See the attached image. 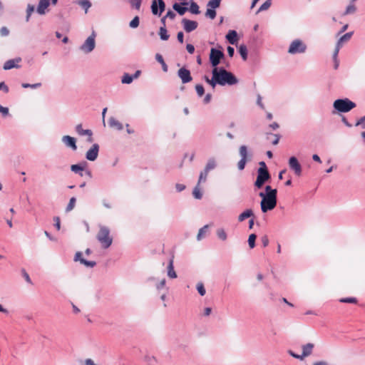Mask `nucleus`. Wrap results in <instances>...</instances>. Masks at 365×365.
I'll return each instance as SVG.
<instances>
[{
  "mask_svg": "<svg viewBox=\"0 0 365 365\" xmlns=\"http://www.w3.org/2000/svg\"><path fill=\"white\" fill-rule=\"evenodd\" d=\"M314 347V344L312 343H307L306 344L302 345V356L303 357V359L305 357L309 356L312 354Z\"/></svg>",
  "mask_w": 365,
  "mask_h": 365,
  "instance_id": "obj_21",
  "label": "nucleus"
},
{
  "mask_svg": "<svg viewBox=\"0 0 365 365\" xmlns=\"http://www.w3.org/2000/svg\"><path fill=\"white\" fill-rule=\"evenodd\" d=\"M53 221H54V226L55 227L59 230L61 229V221H60V217H53Z\"/></svg>",
  "mask_w": 365,
  "mask_h": 365,
  "instance_id": "obj_56",
  "label": "nucleus"
},
{
  "mask_svg": "<svg viewBox=\"0 0 365 365\" xmlns=\"http://www.w3.org/2000/svg\"><path fill=\"white\" fill-rule=\"evenodd\" d=\"M96 34L93 31L92 34L87 38L85 42L81 46L80 49L86 53H91L96 46Z\"/></svg>",
  "mask_w": 365,
  "mask_h": 365,
  "instance_id": "obj_9",
  "label": "nucleus"
},
{
  "mask_svg": "<svg viewBox=\"0 0 365 365\" xmlns=\"http://www.w3.org/2000/svg\"><path fill=\"white\" fill-rule=\"evenodd\" d=\"M21 86L24 88H40L41 86V83H34V84H30V83H23L21 84Z\"/></svg>",
  "mask_w": 365,
  "mask_h": 365,
  "instance_id": "obj_47",
  "label": "nucleus"
},
{
  "mask_svg": "<svg viewBox=\"0 0 365 365\" xmlns=\"http://www.w3.org/2000/svg\"><path fill=\"white\" fill-rule=\"evenodd\" d=\"M50 5V0H40L36 9V11L40 15L46 14V9Z\"/></svg>",
  "mask_w": 365,
  "mask_h": 365,
  "instance_id": "obj_18",
  "label": "nucleus"
},
{
  "mask_svg": "<svg viewBox=\"0 0 365 365\" xmlns=\"http://www.w3.org/2000/svg\"><path fill=\"white\" fill-rule=\"evenodd\" d=\"M9 34V29L5 27V26H3L1 29H0V34L2 36H8Z\"/></svg>",
  "mask_w": 365,
  "mask_h": 365,
  "instance_id": "obj_61",
  "label": "nucleus"
},
{
  "mask_svg": "<svg viewBox=\"0 0 365 365\" xmlns=\"http://www.w3.org/2000/svg\"><path fill=\"white\" fill-rule=\"evenodd\" d=\"M212 79H210L208 78V76H205L204 78L207 83H209L212 88H215L216 86V85L217 84V77L215 75V72L214 71V69L212 70Z\"/></svg>",
  "mask_w": 365,
  "mask_h": 365,
  "instance_id": "obj_28",
  "label": "nucleus"
},
{
  "mask_svg": "<svg viewBox=\"0 0 365 365\" xmlns=\"http://www.w3.org/2000/svg\"><path fill=\"white\" fill-rule=\"evenodd\" d=\"M140 19L138 16H135L129 23V26L132 29H135L139 26Z\"/></svg>",
  "mask_w": 365,
  "mask_h": 365,
  "instance_id": "obj_44",
  "label": "nucleus"
},
{
  "mask_svg": "<svg viewBox=\"0 0 365 365\" xmlns=\"http://www.w3.org/2000/svg\"><path fill=\"white\" fill-rule=\"evenodd\" d=\"M356 106V103L347 98L336 99L333 103V108L339 113H347Z\"/></svg>",
  "mask_w": 365,
  "mask_h": 365,
  "instance_id": "obj_4",
  "label": "nucleus"
},
{
  "mask_svg": "<svg viewBox=\"0 0 365 365\" xmlns=\"http://www.w3.org/2000/svg\"><path fill=\"white\" fill-rule=\"evenodd\" d=\"M352 35H353L352 31L346 33L345 34H344L342 36H341L339 38V39L336 42V45L342 46L343 43L349 41L350 40V38H351Z\"/></svg>",
  "mask_w": 365,
  "mask_h": 365,
  "instance_id": "obj_26",
  "label": "nucleus"
},
{
  "mask_svg": "<svg viewBox=\"0 0 365 365\" xmlns=\"http://www.w3.org/2000/svg\"><path fill=\"white\" fill-rule=\"evenodd\" d=\"M225 38L230 44L235 45L238 40L237 33L235 30H230L226 34Z\"/></svg>",
  "mask_w": 365,
  "mask_h": 365,
  "instance_id": "obj_20",
  "label": "nucleus"
},
{
  "mask_svg": "<svg viewBox=\"0 0 365 365\" xmlns=\"http://www.w3.org/2000/svg\"><path fill=\"white\" fill-rule=\"evenodd\" d=\"M175 16H176V14L171 10H169L165 15L166 18H169L172 20L174 19L175 18Z\"/></svg>",
  "mask_w": 365,
  "mask_h": 365,
  "instance_id": "obj_63",
  "label": "nucleus"
},
{
  "mask_svg": "<svg viewBox=\"0 0 365 365\" xmlns=\"http://www.w3.org/2000/svg\"><path fill=\"white\" fill-rule=\"evenodd\" d=\"M83 259L82 257V253L81 252H77L74 256V261L78 262L79 261L81 263V260Z\"/></svg>",
  "mask_w": 365,
  "mask_h": 365,
  "instance_id": "obj_62",
  "label": "nucleus"
},
{
  "mask_svg": "<svg viewBox=\"0 0 365 365\" xmlns=\"http://www.w3.org/2000/svg\"><path fill=\"white\" fill-rule=\"evenodd\" d=\"M21 61V58L18 57L14 59H10L6 61L4 64V70H9L14 68H19L20 66L16 64V63H19Z\"/></svg>",
  "mask_w": 365,
  "mask_h": 365,
  "instance_id": "obj_17",
  "label": "nucleus"
},
{
  "mask_svg": "<svg viewBox=\"0 0 365 365\" xmlns=\"http://www.w3.org/2000/svg\"><path fill=\"white\" fill-rule=\"evenodd\" d=\"M97 240L104 249L108 248L113 242V239L110 237V230L105 226L101 227L97 235Z\"/></svg>",
  "mask_w": 365,
  "mask_h": 365,
  "instance_id": "obj_5",
  "label": "nucleus"
},
{
  "mask_svg": "<svg viewBox=\"0 0 365 365\" xmlns=\"http://www.w3.org/2000/svg\"><path fill=\"white\" fill-rule=\"evenodd\" d=\"M220 49L212 48L210 49L209 60L211 66L215 68H218L217 66L220 63L221 60L225 58V53L222 51V46H219Z\"/></svg>",
  "mask_w": 365,
  "mask_h": 365,
  "instance_id": "obj_6",
  "label": "nucleus"
},
{
  "mask_svg": "<svg viewBox=\"0 0 365 365\" xmlns=\"http://www.w3.org/2000/svg\"><path fill=\"white\" fill-rule=\"evenodd\" d=\"M186 49L187 52L190 54L193 53L195 51V47L192 44L187 43L186 46Z\"/></svg>",
  "mask_w": 365,
  "mask_h": 365,
  "instance_id": "obj_64",
  "label": "nucleus"
},
{
  "mask_svg": "<svg viewBox=\"0 0 365 365\" xmlns=\"http://www.w3.org/2000/svg\"><path fill=\"white\" fill-rule=\"evenodd\" d=\"M187 2H182L181 4L179 3H175L173 5V9L178 12V14L180 16H182L185 14V13L188 10V9L185 6V5H187Z\"/></svg>",
  "mask_w": 365,
  "mask_h": 365,
  "instance_id": "obj_19",
  "label": "nucleus"
},
{
  "mask_svg": "<svg viewBox=\"0 0 365 365\" xmlns=\"http://www.w3.org/2000/svg\"><path fill=\"white\" fill-rule=\"evenodd\" d=\"M221 0H210L207 3V7L215 9L218 8L220 5Z\"/></svg>",
  "mask_w": 365,
  "mask_h": 365,
  "instance_id": "obj_42",
  "label": "nucleus"
},
{
  "mask_svg": "<svg viewBox=\"0 0 365 365\" xmlns=\"http://www.w3.org/2000/svg\"><path fill=\"white\" fill-rule=\"evenodd\" d=\"M210 171H208L207 169L204 168L202 171L200 172L198 179V185H200L202 182H205L207 180V177Z\"/></svg>",
  "mask_w": 365,
  "mask_h": 365,
  "instance_id": "obj_32",
  "label": "nucleus"
},
{
  "mask_svg": "<svg viewBox=\"0 0 365 365\" xmlns=\"http://www.w3.org/2000/svg\"><path fill=\"white\" fill-rule=\"evenodd\" d=\"M239 53L244 61L247 59V48L245 45L242 44L240 46Z\"/></svg>",
  "mask_w": 365,
  "mask_h": 365,
  "instance_id": "obj_33",
  "label": "nucleus"
},
{
  "mask_svg": "<svg viewBox=\"0 0 365 365\" xmlns=\"http://www.w3.org/2000/svg\"><path fill=\"white\" fill-rule=\"evenodd\" d=\"M183 28L186 32L190 33L197 28L198 24L195 21L183 19L182 20Z\"/></svg>",
  "mask_w": 365,
  "mask_h": 365,
  "instance_id": "obj_14",
  "label": "nucleus"
},
{
  "mask_svg": "<svg viewBox=\"0 0 365 365\" xmlns=\"http://www.w3.org/2000/svg\"><path fill=\"white\" fill-rule=\"evenodd\" d=\"M199 186H200V185H198V183H197L192 191V195L195 198L200 200L202 197V193L200 191Z\"/></svg>",
  "mask_w": 365,
  "mask_h": 365,
  "instance_id": "obj_36",
  "label": "nucleus"
},
{
  "mask_svg": "<svg viewBox=\"0 0 365 365\" xmlns=\"http://www.w3.org/2000/svg\"><path fill=\"white\" fill-rule=\"evenodd\" d=\"M76 3L81 6L85 10L86 13L88 12V10L91 6V3L89 0H78Z\"/></svg>",
  "mask_w": 365,
  "mask_h": 365,
  "instance_id": "obj_27",
  "label": "nucleus"
},
{
  "mask_svg": "<svg viewBox=\"0 0 365 365\" xmlns=\"http://www.w3.org/2000/svg\"><path fill=\"white\" fill-rule=\"evenodd\" d=\"M168 276L170 278L175 279L177 277V274L174 270L173 259H170L168 265Z\"/></svg>",
  "mask_w": 365,
  "mask_h": 365,
  "instance_id": "obj_25",
  "label": "nucleus"
},
{
  "mask_svg": "<svg viewBox=\"0 0 365 365\" xmlns=\"http://www.w3.org/2000/svg\"><path fill=\"white\" fill-rule=\"evenodd\" d=\"M205 16L210 19H214L216 16V11L215 9L208 7L206 11Z\"/></svg>",
  "mask_w": 365,
  "mask_h": 365,
  "instance_id": "obj_48",
  "label": "nucleus"
},
{
  "mask_svg": "<svg viewBox=\"0 0 365 365\" xmlns=\"http://www.w3.org/2000/svg\"><path fill=\"white\" fill-rule=\"evenodd\" d=\"M195 90L199 97H202L205 93L204 87L201 84H197L195 86Z\"/></svg>",
  "mask_w": 365,
  "mask_h": 365,
  "instance_id": "obj_50",
  "label": "nucleus"
},
{
  "mask_svg": "<svg viewBox=\"0 0 365 365\" xmlns=\"http://www.w3.org/2000/svg\"><path fill=\"white\" fill-rule=\"evenodd\" d=\"M306 50V44L299 39H295L291 43L288 53L290 54L303 53Z\"/></svg>",
  "mask_w": 365,
  "mask_h": 365,
  "instance_id": "obj_8",
  "label": "nucleus"
},
{
  "mask_svg": "<svg viewBox=\"0 0 365 365\" xmlns=\"http://www.w3.org/2000/svg\"><path fill=\"white\" fill-rule=\"evenodd\" d=\"M217 166V163L215 160L213 158H210L208 159L207 163L205 167L208 171L214 170Z\"/></svg>",
  "mask_w": 365,
  "mask_h": 365,
  "instance_id": "obj_31",
  "label": "nucleus"
},
{
  "mask_svg": "<svg viewBox=\"0 0 365 365\" xmlns=\"http://www.w3.org/2000/svg\"><path fill=\"white\" fill-rule=\"evenodd\" d=\"M356 11V7L354 4H350L349 6H347L345 11L344 12L343 15H349L354 14Z\"/></svg>",
  "mask_w": 365,
  "mask_h": 365,
  "instance_id": "obj_39",
  "label": "nucleus"
},
{
  "mask_svg": "<svg viewBox=\"0 0 365 365\" xmlns=\"http://www.w3.org/2000/svg\"><path fill=\"white\" fill-rule=\"evenodd\" d=\"M217 235L220 240L223 241L227 239V234L223 229H218L217 230Z\"/></svg>",
  "mask_w": 365,
  "mask_h": 365,
  "instance_id": "obj_51",
  "label": "nucleus"
},
{
  "mask_svg": "<svg viewBox=\"0 0 365 365\" xmlns=\"http://www.w3.org/2000/svg\"><path fill=\"white\" fill-rule=\"evenodd\" d=\"M208 227H209V226L207 225H206L203 226L202 227H201L199 230V232H198V234H197V240H202L203 236L207 232Z\"/></svg>",
  "mask_w": 365,
  "mask_h": 365,
  "instance_id": "obj_37",
  "label": "nucleus"
},
{
  "mask_svg": "<svg viewBox=\"0 0 365 365\" xmlns=\"http://www.w3.org/2000/svg\"><path fill=\"white\" fill-rule=\"evenodd\" d=\"M76 131L79 135H93L92 130L90 129H83L82 124H78L76 126Z\"/></svg>",
  "mask_w": 365,
  "mask_h": 365,
  "instance_id": "obj_24",
  "label": "nucleus"
},
{
  "mask_svg": "<svg viewBox=\"0 0 365 365\" xmlns=\"http://www.w3.org/2000/svg\"><path fill=\"white\" fill-rule=\"evenodd\" d=\"M81 264L88 267H93L96 265V262L95 261H88L85 259H82Z\"/></svg>",
  "mask_w": 365,
  "mask_h": 365,
  "instance_id": "obj_52",
  "label": "nucleus"
},
{
  "mask_svg": "<svg viewBox=\"0 0 365 365\" xmlns=\"http://www.w3.org/2000/svg\"><path fill=\"white\" fill-rule=\"evenodd\" d=\"M339 302L341 303L356 304L358 301H357V299L355 297H345V298H341L339 299Z\"/></svg>",
  "mask_w": 365,
  "mask_h": 365,
  "instance_id": "obj_45",
  "label": "nucleus"
},
{
  "mask_svg": "<svg viewBox=\"0 0 365 365\" xmlns=\"http://www.w3.org/2000/svg\"><path fill=\"white\" fill-rule=\"evenodd\" d=\"M289 168L294 171V174L297 176H300L302 175V165L299 163L297 158L294 156H292L289 159Z\"/></svg>",
  "mask_w": 365,
  "mask_h": 365,
  "instance_id": "obj_11",
  "label": "nucleus"
},
{
  "mask_svg": "<svg viewBox=\"0 0 365 365\" xmlns=\"http://www.w3.org/2000/svg\"><path fill=\"white\" fill-rule=\"evenodd\" d=\"M356 126L361 125L362 128H365V116L361 117L355 124Z\"/></svg>",
  "mask_w": 365,
  "mask_h": 365,
  "instance_id": "obj_53",
  "label": "nucleus"
},
{
  "mask_svg": "<svg viewBox=\"0 0 365 365\" xmlns=\"http://www.w3.org/2000/svg\"><path fill=\"white\" fill-rule=\"evenodd\" d=\"M178 76L181 79L182 83H187L192 80L190 70L185 67L178 70Z\"/></svg>",
  "mask_w": 365,
  "mask_h": 365,
  "instance_id": "obj_13",
  "label": "nucleus"
},
{
  "mask_svg": "<svg viewBox=\"0 0 365 365\" xmlns=\"http://www.w3.org/2000/svg\"><path fill=\"white\" fill-rule=\"evenodd\" d=\"M288 354L292 356V357H294V359H299V360H303V357L302 356V354H297L296 353H294L293 351L292 350H289L288 351Z\"/></svg>",
  "mask_w": 365,
  "mask_h": 365,
  "instance_id": "obj_57",
  "label": "nucleus"
},
{
  "mask_svg": "<svg viewBox=\"0 0 365 365\" xmlns=\"http://www.w3.org/2000/svg\"><path fill=\"white\" fill-rule=\"evenodd\" d=\"M239 154L241 157V159L237 163V168L240 170H243L245 168L247 162L252 160V154L248 153L247 147L244 145L240 147Z\"/></svg>",
  "mask_w": 365,
  "mask_h": 365,
  "instance_id": "obj_7",
  "label": "nucleus"
},
{
  "mask_svg": "<svg viewBox=\"0 0 365 365\" xmlns=\"http://www.w3.org/2000/svg\"><path fill=\"white\" fill-rule=\"evenodd\" d=\"M61 140L66 146L71 148L73 150H77L76 140L75 138L70 135H63Z\"/></svg>",
  "mask_w": 365,
  "mask_h": 365,
  "instance_id": "obj_15",
  "label": "nucleus"
},
{
  "mask_svg": "<svg viewBox=\"0 0 365 365\" xmlns=\"http://www.w3.org/2000/svg\"><path fill=\"white\" fill-rule=\"evenodd\" d=\"M197 289L200 296H204L206 293L205 288L202 282L197 283Z\"/></svg>",
  "mask_w": 365,
  "mask_h": 365,
  "instance_id": "obj_49",
  "label": "nucleus"
},
{
  "mask_svg": "<svg viewBox=\"0 0 365 365\" xmlns=\"http://www.w3.org/2000/svg\"><path fill=\"white\" fill-rule=\"evenodd\" d=\"M87 165V162L82 161L78 164H74L71 166L72 172L78 174L81 177L83 176V171L85 170Z\"/></svg>",
  "mask_w": 365,
  "mask_h": 365,
  "instance_id": "obj_16",
  "label": "nucleus"
},
{
  "mask_svg": "<svg viewBox=\"0 0 365 365\" xmlns=\"http://www.w3.org/2000/svg\"><path fill=\"white\" fill-rule=\"evenodd\" d=\"M155 60H156L158 63H160L161 64L163 71L164 72H167V71H168V66H167V64L165 63V61H164V59H163V58L162 55H161V54H160V53H156V54H155Z\"/></svg>",
  "mask_w": 365,
  "mask_h": 365,
  "instance_id": "obj_29",
  "label": "nucleus"
},
{
  "mask_svg": "<svg viewBox=\"0 0 365 365\" xmlns=\"http://www.w3.org/2000/svg\"><path fill=\"white\" fill-rule=\"evenodd\" d=\"M252 217H255L253 210L252 209H247L239 215L237 220L240 222H242L246 219L251 218Z\"/></svg>",
  "mask_w": 365,
  "mask_h": 365,
  "instance_id": "obj_22",
  "label": "nucleus"
},
{
  "mask_svg": "<svg viewBox=\"0 0 365 365\" xmlns=\"http://www.w3.org/2000/svg\"><path fill=\"white\" fill-rule=\"evenodd\" d=\"M143 0H130V6L133 9L140 10Z\"/></svg>",
  "mask_w": 365,
  "mask_h": 365,
  "instance_id": "obj_43",
  "label": "nucleus"
},
{
  "mask_svg": "<svg viewBox=\"0 0 365 365\" xmlns=\"http://www.w3.org/2000/svg\"><path fill=\"white\" fill-rule=\"evenodd\" d=\"M150 8L153 15L160 16L165 9V3L163 0H153Z\"/></svg>",
  "mask_w": 365,
  "mask_h": 365,
  "instance_id": "obj_10",
  "label": "nucleus"
},
{
  "mask_svg": "<svg viewBox=\"0 0 365 365\" xmlns=\"http://www.w3.org/2000/svg\"><path fill=\"white\" fill-rule=\"evenodd\" d=\"M259 168L257 170V179L254 183L255 186L260 189L263 187L265 182L271 179V175L268 170L266 163L261 161L259 163Z\"/></svg>",
  "mask_w": 365,
  "mask_h": 365,
  "instance_id": "obj_3",
  "label": "nucleus"
},
{
  "mask_svg": "<svg viewBox=\"0 0 365 365\" xmlns=\"http://www.w3.org/2000/svg\"><path fill=\"white\" fill-rule=\"evenodd\" d=\"M261 241H262V245L264 247L268 246L269 245V239H268V237L267 235H264L261 238Z\"/></svg>",
  "mask_w": 365,
  "mask_h": 365,
  "instance_id": "obj_60",
  "label": "nucleus"
},
{
  "mask_svg": "<svg viewBox=\"0 0 365 365\" xmlns=\"http://www.w3.org/2000/svg\"><path fill=\"white\" fill-rule=\"evenodd\" d=\"M76 202V198L75 197H72L70 199L69 202L66 207V212L71 211L74 208Z\"/></svg>",
  "mask_w": 365,
  "mask_h": 365,
  "instance_id": "obj_41",
  "label": "nucleus"
},
{
  "mask_svg": "<svg viewBox=\"0 0 365 365\" xmlns=\"http://www.w3.org/2000/svg\"><path fill=\"white\" fill-rule=\"evenodd\" d=\"M189 11L193 14H199L200 12L199 6L194 1L191 2Z\"/></svg>",
  "mask_w": 365,
  "mask_h": 365,
  "instance_id": "obj_38",
  "label": "nucleus"
},
{
  "mask_svg": "<svg viewBox=\"0 0 365 365\" xmlns=\"http://www.w3.org/2000/svg\"><path fill=\"white\" fill-rule=\"evenodd\" d=\"M133 78L132 75H130L129 73H124V75L122 77L121 82L124 84H130L133 82Z\"/></svg>",
  "mask_w": 365,
  "mask_h": 365,
  "instance_id": "obj_34",
  "label": "nucleus"
},
{
  "mask_svg": "<svg viewBox=\"0 0 365 365\" xmlns=\"http://www.w3.org/2000/svg\"><path fill=\"white\" fill-rule=\"evenodd\" d=\"M35 8L34 6L31 4H28L27 9H26V21L28 22L30 19V16L31 14L34 12Z\"/></svg>",
  "mask_w": 365,
  "mask_h": 365,
  "instance_id": "obj_46",
  "label": "nucleus"
},
{
  "mask_svg": "<svg viewBox=\"0 0 365 365\" xmlns=\"http://www.w3.org/2000/svg\"><path fill=\"white\" fill-rule=\"evenodd\" d=\"M341 48V46L336 44V47H335V49L334 51L333 56H332L333 57V60L338 59V54H339V50H340Z\"/></svg>",
  "mask_w": 365,
  "mask_h": 365,
  "instance_id": "obj_54",
  "label": "nucleus"
},
{
  "mask_svg": "<svg viewBox=\"0 0 365 365\" xmlns=\"http://www.w3.org/2000/svg\"><path fill=\"white\" fill-rule=\"evenodd\" d=\"M341 48V46L336 44V47H335V49L334 51L333 56H332L333 57V60L338 59V54H339V50H340Z\"/></svg>",
  "mask_w": 365,
  "mask_h": 365,
  "instance_id": "obj_55",
  "label": "nucleus"
},
{
  "mask_svg": "<svg viewBox=\"0 0 365 365\" xmlns=\"http://www.w3.org/2000/svg\"><path fill=\"white\" fill-rule=\"evenodd\" d=\"M99 145L94 143L91 148L86 152V158L89 161H94L97 159L99 153Z\"/></svg>",
  "mask_w": 365,
  "mask_h": 365,
  "instance_id": "obj_12",
  "label": "nucleus"
},
{
  "mask_svg": "<svg viewBox=\"0 0 365 365\" xmlns=\"http://www.w3.org/2000/svg\"><path fill=\"white\" fill-rule=\"evenodd\" d=\"M217 77V84L220 86H233L238 83L237 78L223 67L213 68Z\"/></svg>",
  "mask_w": 365,
  "mask_h": 365,
  "instance_id": "obj_2",
  "label": "nucleus"
},
{
  "mask_svg": "<svg viewBox=\"0 0 365 365\" xmlns=\"http://www.w3.org/2000/svg\"><path fill=\"white\" fill-rule=\"evenodd\" d=\"M271 4H272V0H267L264 3H263L260 6V7L258 9V10L257 11L256 13L259 14L261 11L268 9L271 6Z\"/></svg>",
  "mask_w": 365,
  "mask_h": 365,
  "instance_id": "obj_35",
  "label": "nucleus"
},
{
  "mask_svg": "<svg viewBox=\"0 0 365 365\" xmlns=\"http://www.w3.org/2000/svg\"><path fill=\"white\" fill-rule=\"evenodd\" d=\"M0 113L4 117L7 116L9 115V108L0 105Z\"/></svg>",
  "mask_w": 365,
  "mask_h": 365,
  "instance_id": "obj_58",
  "label": "nucleus"
},
{
  "mask_svg": "<svg viewBox=\"0 0 365 365\" xmlns=\"http://www.w3.org/2000/svg\"><path fill=\"white\" fill-rule=\"evenodd\" d=\"M108 124L110 127L115 128L118 130H121L123 128V124L113 117L109 118Z\"/></svg>",
  "mask_w": 365,
  "mask_h": 365,
  "instance_id": "obj_23",
  "label": "nucleus"
},
{
  "mask_svg": "<svg viewBox=\"0 0 365 365\" xmlns=\"http://www.w3.org/2000/svg\"><path fill=\"white\" fill-rule=\"evenodd\" d=\"M259 196L262 198L260 202L261 210L263 213L272 210L277 204V190L273 189L270 185L265 186V192H260Z\"/></svg>",
  "mask_w": 365,
  "mask_h": 365,
  "instance_id": "obj_1",
  "label": "nucleus"
},
{
  "mask_svg": "<svg viewBox=\"0 0 365 365\" xmlns=\"http://www.w3.org/2000/svg\"><path fill=\"white\" fill-rule=\"evenodd\" d=\"M159 36H160V39L163 41L168 40L170 35L168 34L166 27H160V28Z\"/></svg>",
  "mask_w": 365,
  "mask_h": 365,
  "instance_id": "obj_30",
  "label": "nucleus"
},
{
  "mask_svg": "<svg viewBox=\"0 0 365 365\" xmlns=\"http://www.w3.org/2000/svg\"><path fill=\"white\" fill-rule=\"evenodd\" d=\"M256 239H257L256 234L252 233V234L250 235L247 242H248L249 247L251 249H253L255 247Z\"/></svg>",
  "mask_w": 365,
  "mask_h": 365,
  "instance_id": "obj_40",
  "label": "nucleus"
},
{
  "mask_svg": "<svg viewBox=\"0 0 365 365\" xmlns=\"http://www.w3.org/2000/svg\"><path fill=\"white\" fill-rule=\"evenodd\" d=\"M22 272V275L24 277V278L25 279V280L28 282V283H30L31 284V279L29 275V274L26 272V270L24 269H23L21 270Z\"/></svg>",
  "mask_w": 365,
  "mask_h": 365,
  "instance_id": "obj_59",
  "label": "nucleus"
}]
</instances>
